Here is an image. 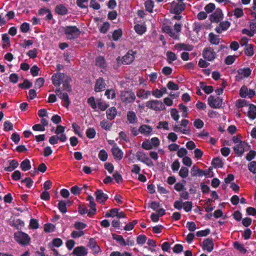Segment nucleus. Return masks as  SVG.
<instances>
[{
  "label": "nucleus",
  "instance_id": "f257e3e1",
  "mask_svg": "<svg viewBox=\"0 0 256 256\" xmlns=\"http://www.w3.org/2000/svg\"><path fill=\"white\" fill-rule=\"evenodd\" d=\"M14 238L22 246H28L30 241V238L28 234L20 231L14 234Z\"/></svg>",
  "mask_w": 256,
  "mask_h": 256
},
{
  "label": "nucleus",
  "instance_id": "f03ea898",
  "mask_svg": "<svg viewBox=\"0 0 256 256\" xmlns=\"http://www.w3.org/2000/svg\"><path fill=\"white\" fill-rule=\"evenodd\" d=\"M120 98L122 102L125 104L132 103L136 98L134 92L128 90L121 92Z\"/></svg>",
  "mask_w": 256,
  "mask_h": 256
},
{
  "label": "nucleus",
  "instance_id": "7ed1b4c3",
  "mask_svg": "<svg viewBox=\"0 0 256 256\" xmlns=\"http://www.w3.org/2000/svg\"><path fill=\"white\" fill-rule=\"evenodd\" d=\"M146 106L155 111H161L166 108L164 104L161 101L158 100L148 101L146 104Z\"/></svg>",
  "mask_w": 256,
  "mask_h": 256
},
{
  "label": "nucleus",
  "instance_id": "20e7f679",
  "mask_svg": "<svg viewBox=\"0 0 256 256\" xmlns=\"http://www.w3.org/2000/svg\"><path fill=\"white\" fill-rule=\"evenodd\" d=\"M64 33L69 40L77 38L80 34L79 29L76 26H68L64 28Z\"/></svg>",
  "mask_w": 256,
  "mask_h": 256
},
{
  "label": "nucleus",
  "instance_id": "39448f33",
  "mask_svg": "<svg viewBox=\"0 0 256 256\" xmlns=\"http://www.w3.org/2000/svg\"><path fill=\"white\" fill-rule=\"evenodd\" d=\"M136 156L138 160L144 162L147 166H154L153 162L144 152L138 151L136 153Z\"/></svg>",
  "mask_w": 256,
  "mask_h": 256
},
{
  "label": "nucleus",
  "instance_id": "423d86ee",
  "mask_svg": "<svg viewBox=\"0 0 256 256\" xmlns=\"http://www.w3.org/2000/svg\"><path fill=\"white\" fill-rule=\"evenodd\" d=\"M222 100L218 97L214 98V96H210L208 98V103L210 106L212 108H219L222 105Z\"/></svg>",
  "mask_w": 256,
  "mask_h": 256
},
{
  "label": "nucleus",
  "instance_id": "0eeeda50",
  "mask_svg": "<svg viewBox=\"0 0 256 256\" xmlns=\"http://www.w3.org/2000/svg\"><path fill=\"white\" fill-rule=\"evenodd\" d=\"M66 76L62 73H56L54 74L52 78V84L55 86H60Z\"/></svg>",
  "mask_w": 256,
  "mask_h": 256
},
{
  "label": "nucleus",
  "instance_id": "6e6552de",
  "mask_svg": "<svg viewBox=\"0 0 256 256\" xmlns=\"http://www.w3.org/2000/svg\"><path fill=\"white\" fill-rule=\"evenodd\" d=\"M204 58L209 61L214 60L216 58V53L211 48H205L202 53Z\"/></svg>",
  "mask_w": 256,
  "mask_h": 256
},
{
  "label": "nucleus",
  "instance_id": "1a4fd4ad",
  "mask_svg": "<svg viewBox=\"0 0 256 256\" xmlns=\"http://www.w3.org/2000/svg\"><path fill=\"white\" fill-rule=\"evenodd\" d=\"M112 152L114 159L120 160L122 159L124 155L122 151L117 146L116 143L114 144L112 148Z\"/></svg>",
  "mask_w": 256,
  "mask_h": 256
},
{
  "label": "nucleus",
  "instance_id": "9d476101",
  "mask_svg": "<svg viewBox=\"0 0 256 256\" xmlns=\"http://www.w3.org/2000/svg\"><path fill=\"white\" fill-rule=\"evenodd\" d=\"M240 94L242 98H246L247 96L252 98L255 94V92L252 90H248L246 86H242L240 90Z\"/></svg>",
  "mask_w": 256,
  "mask_h": 256
},
{
  "label": "nucleus",
  "instance_id": "9b49d317",
  "mask_svg": "<svg viewBox=\"0 0 256 256\" xmlns=\"http://www.w3.org/2000/svg\"><path fill=\"white\" fill-rule=\"evenodd\" d=\"M248 146L246 143L244 142H240V144H236L234 148V151L236 154L240 156H242L246 148Z\"/></svg>",
  "mask_w": 256,
  "mask_h": 256
},
{
  "label": "nucleus",
  "instance_id": "f8f14e48",
  "mask_svg": "<svg viewBox=\"0 0 256 256\" xmlns=\"http://www.w3.org/2000/svg\"><path fill=\"white\" fill-rule=\"evenodd\" d=\"M251 74V70L249 68H240L238 70L236 79L241 80L244 78L248 77Z\"/></svg>",
  "mask_w": 256,
  "mask_h": 256
},
{
  "label": "nucleus",
  "instance_id": "ddd939ff",
  "mask_svg": "<svg viewBox=\"0 0 256 256\" xmlns=\"http://www.w3.org/2000/svg\"><path fill=\"white\" fill-rule=\"evenodd\" d=\"M96 197V200L100 203L103 204L108 198L106 194L104 193L102 190H98L94 192Z\"/></svg>",
  "mask_w": 256,
  "mask_h": 256
},
{
  "label": "nucleus",
  "instance_id": "4468645a",
  "mask_svg": "<svg viewBox=\"0 0 256 256\" xmlns=\"http://www.w3.org/2000/svg\"><path fill=\"white\" fill-rule=\"evenodd\" d=\"M106 84L104 80L102 78H100L97 80L95 84L94 90L96 92L104 90L106 88Z\"/></svg>",
  "mask_w": 256,
  "mask_h": 256
},
{
  "label": "nucleus",
  "instance_id": "2eb2a0df",
  "mask_svg": "<svg viewBox=\"0 0 256 256\" xmlns=\"http://www.w3.org/2000/svg\"><path fill=\"white\" fill-rule=\"evenodd\" d=\"M134 52L132 50L128 52L122 57V63L124 64H128L133 62L134 58Z\"/></svg>",
  "mask_w": 256,
  "mask_h": 256
},
{
  "label": "nucleus",
  "instance_id": "dca6fc26",
  "mask_svg": "<svg viewBox=\"0 0 256 256\" xmlns=\"http://www.w3.org/2000/svg\"><path fill=\"white\" fill-rule=\"evenodd\" d=\"M222 14L221 10L218 8L214 13L212 14L210 19L212 22H218L222 19Z\"/></svg>",
  "mask_w": 256,
  "mask_h": 256
},
{
  "label": "nucleus",
  "instance_id": "f3484780",
  "mask_svg": "<svg viewBox=\"0 0 256 256\" xmlns=\"http://www.w3.org/2000/svg\"><path fill=\"white\" fill-rule=\"evenodd\" d=\"M163 31L168 34L169 36L172 38L174 39H178L179 35L176 33V32L172 29V28L169 26H164L162 27Z\"/></svg>",
  "mask_w": 256,
  "mask_h": 256
},
{
  "label": "nucleus",
  "instance_id": "a211bd4d",
  "mask_svg": "<svg viewBox=\"0 0 256 256\" xmlns=\"http://www.w3.org/2000/svg\"><path fill=\"white\" fill-rule=\"evenodd\" d=\"M86 200L89 202V206L91 208V211L88 212V215L91 216L94 214L96 212V204L94 202V198L91 196H88Z\"/></svg>",
  "mask_w": 256,
  "mask_h": 256
},
{
  "label": "nucleus",
  "instance_id": "6ab92c4d",
  "mask_svg": "<svg viewBox=\"0 0 256 256\" xmlns=\"http://www.w3.org/2000/svg\"><path fill=\"white\" fill-rule=\"evenodd\" d=\"M203 248L210 252L214 248V244L212 239L207 238L203 241Z\"/></svg>",
  "mask_w": 256,
  "mask_h": 256
},
{
  "label": "nucleus",
  "instance_id": "aec40b11",
  "mask_svg": "<svg viewBox=\"0 0 256 256\" xmlns=\"http://www.w3.org/2000/svg\"><path fill=\"white\" fill-rule=\"evenodd\" d=\"M176 49L178 50H188L191 51L193 50L194 46L192 45L187 44H177L174 46Z\"/></svg>",
  "mask_w": 256,
  "mask_h": 256
},
{
  "label": "nucleus",
  "instance_id": "412c9836",
  "mask_svg": "<svg viewBox=\"0 0 256 256\" xmlns=\"http://www.w3.org/2000/svg\"><path fill=\"white\" fill-rule=\"evenodd\" d=\"M72 253L76 256H85L87 254V250L84 246H78L74 248Z\"/></svg>",
  "mask_w": 256,
  "mask_h": 256
},
{
  "label": "nucleus",
  "instance_id": "4be33fe9",
  "mask_svg": "<svg viewBox=\"0 0 256 256\" xmlns=\"http://www.w3.org/2000/svg\"><path fill=\"white\" fill-rule=\"evenodd\" d=\"M88 246L94 253H98L101 251L100 246L96 244V242L93 238L90 240Z\"/></svg>",
  "mask_w": 256,
  "mask_h": 256
},
{
  "label": "nucleus",
  "instance_id": "5701e85b",
  "mask_svg": "<svg viewBox=\"0 0 256 256\" xmlns=\"http://www.w3.org/2000/svg\"><path fill=\"white\" fill-rule=\"evenodd\" d=\"M127 120L130 124H135L138 121L136 114L132 111H128L127 114Z\"/></svg>",
  "mask_w": 256,
  "mask_h": 256
},
{
  "label": "nucleus",
  "instance_id": "b1692460",
  "mask_svg": "<svg viewBox=\"0 0 256 256\" xmlns=\"http://www.w3.org/2000/svg\"><path fill=\"white\" fill-rule=\"evenodd\" d=\"M117 114L116 109L114 107L108 108L106 111V116L108 119L112 120L114 118Z\"/></svg>",
  "mask_w": 256,
  "mask_h": 256
},
{
  "label": "nucleus",
  "instance_id": "393cba45",
  "mask_svg": "<svg viewBox=\"0 0 256 256\" xmlns=\"http://www.w3.org/2000/svg\"><path fill=\"white\" fill-rule=\"evenodd\" d=\"M56 12L58 14L64 15L67 14L68 10L63 4L57 5L55 8Z\"/></svg>",
  "mask_w": 256,
  "mask_h": 256
},
{
  "label": "nucleus",
  "instance_id": "a878e982",
  "mask_svg": "<svg viewBox=\"0 0 256 256\" xmlns=\"http://www.w3.org/2000/svg\"><path fill=\"white\" fill-rule=\"evenodd\" d=\"M248 117L254 120L256 118V106L252 104H250L249 105V110L248 112Z\"/></svg>",
  "mask_w": 256,
  "mask_h": 256
},
{
  "label": "nucleus",
  "instance_id": "bb28decb",
  "mask_svg": "<svg viewBox=\"0 0 256 256\" xmlns=\"http://www.w3.org/2000/svg\"><path fill=\"white\" fill-rule=\"evenodd\" d=\"M138 131H139V132H140V133H142V134H144L145 135H148L152 132V128L149 126H148L146 124H144V125L141 126L140 127V128L138 129Z\"/></svg>",
  "mask_w": 256,
  "mask_h": 256
},
{
  "label": "nucleus",
  "instance_id": "cd10ccee",
  "mask_svg": "<svg viewBox=\"0 0 256 256\" xmlns=\"http://www.w3.org/2000/svg\"><path fill=\"white\" fill-rule=\"evenodd\" d=\"M151 92L149 90H145L143 89H140L137 92L136 95L140 98H148Z\"/></svg>",
  "mask_w": 256,
  "mask_h": 256
},
{
  "label": "nucleus",
  "instance_id": "c85d7f7f",
  "mask_svg": "<svg viewBox=\"0 0 256 256\" xmlns=\"http://www.w3.org/2000/svg\"><path fill=\"white\" fill-rule=\"evenodd\" d=\"M184 9V4L183 3H178L173 8L172 11L174 13L179 14Z\"/></svg>",
  "mask_w": 256,
  "mask_h": 256
},
{
  "label": "nucleus",
  "instance_id": "c756f323",
  "mask_svg": "<svg viewBox=\"0 0 256 256\" xmlns=\"http://www.w3.org/2000/svg\"><path fill=\"white\" fill-rule=\"evenodd\" d=\"M220 40L219 36L214 34L212 32L209 34V41L212 44H218L220 43Z\"/></svg>",
  "mask_w": 256,
  "mask_h": 256
},
{
  "label": "nucleus",
  "instance_id": "7c9ffc66",
  "mask_svg": "<svg viewBox=\"0 0 256 256\" xmlns=\"http://www.w3.org/2000/svg\"><path fill=\"white\" fill-rule=\"evenodd\" d=\"M71 78L69 76H66L65 77V78L64 79L62 82L64 90L68 92H70L72 90L71 87L69 84Z\"/></svg>",
  "mask_w": 256,
  "mask_h": 256
},
{
  "label": "nucleus",
  "instance_id": "2f4dec72",
  "mask_svg": "<svg viewBox=\"0 0 256 256\" xmlns=\"http://www.w3.org/2000/svg\"><path fill=\"white\" fill-rule=\"evenodd\" d=\"M96 64L102 68H104L106 66L105 60L103 56H100L96 60Z\"/></svg>",
  "mask_w": 256,
  "mask_h": 256
},
{
  "label": "nucleus",
  "instance_id": "473e14b6",
  "mask_svg": "<svg viewBox=\"0 0 256 256\" xmlns=\"http://www.w3.org/2000/svg\"><path fill=\"white\" fill-rule=\"evenodd\" d=\"M191 174L192 176L198 175L199 176H204L203 170H201L196 166H194L191 169Z\"/></svg>",
  "mask_w": 256,
  "mask_h": 256
},
{
  "label": "nucleus",
  "instance_id": "72a5a7b5",
  "mask_svg": "<svg viewBox=\"0 0 256 256\" xmlns=\"http://www.w3.org/2000/svg\"><path fill=\"white\" fill-rule=\"evenodd\" d=\"M20 168L24 171H26L30 169V162L28 159H25L20 164Z\"/></svg>",
  "mask_w": 256,
  "mask_h": 256
},
{
  "label": "nucleus",
  "instance_id": "f704fd0d",
  "mask_svg": "<svg viewBox=\"0 0 256 256\" xmlns=\"http://www.w3.org/2000/svg\"><path fill=\"white\" fill-rule=\"evenodd\" d=\"M166 56H167V61L169 64L172 63V62L177 59L176 54L172 52H167Z\"/></svg>",
  "mask_w": 256,
  "mask_h": 256
},
{
  "label": "nucleus",
  "instance_id": "c9c22d12",
  "mask_svg": "<svg viewBox=\"0 0 256 256\" xmlns=\"http://www.w3.org/2000/svg\"><path fill=\"white\" fill-rule=\"evenodd\" d=\"M58 97L60 99H62L64 100V102H65V104H64V106L68 108V105L70 103V101L69 100V98H68V94L66 92H64V93L62 92V93L58 94Z\"/></svg>",
  "mask_w": 256,
  "mask_h": 256
},
{
  "label": "nucleus",
  "instance_id": "e433bc0d",
  "mask_svg": "<svg viewBox=\"0 0 256 256\" xmlns=\"http://www.w3.org/2000/svg\"><path fill=\"white\" fill-rule=\"evenodd\" d=\"M18 166V163L16 160H12L10 163V166L5 168V170L8 172H12L17 168Z\"/></svg>",
  "mask_w": 256,
  "mask_h": 256
},
{
  "label": "nucleus",
  "instance_id": "4c0bfd02",
  "mask_svg": "<svg viewBox=\"0 0 256 256\" xmlns=\"http://www.w3.org/2000/svg\"><path fill=\"white\" fill-rule=\"evenodd\" d=\"M96 104L98 108L102 110H105L108 106V104L101 99L97 100Z\"/></svg>",
  "mask_w": 256,
  "mask_h": 256
},
{
  "label": "nucleus",
  "instance_id": "58836bf2",
  "mask_svg": "<svg viewBox=\"0 0 256 256\" xmlns=\"http://www.w3.org/2000/svg\"><path fill=\"white\" fill-rule=\"evenodd\" d=\"M100 125L102 128L106 130H110V128L112 126V124L110 122H108V120H104L100 122Z\"/></svg>",
  "mask_w": 256,
  "mask_h": 256
},
{
  "label": "nucleus",
  "instance_id": "ea45409f",
  "mask_svg": "<svg viewBox=\"0 0 256 256\" xmlns=\"http://www.w3.org/2000/svg\"><path fill=\"white\" fill-rule=\"evenodd\" d=\"M134 30L139 34H143L146 30V28L140 24H136L134 26Z\"/></svg>",
  "mask_w": 256,
  "mask_h": 256
},
{
  "label": "nucleus",
  "instance_id": "a19ab883",
  "mask_svg": "<svg viewBox=\"0 0 256 256\" xmlns=\"http://www.w3.org/2000/svg\"><path fill=\"white\" fill-rule=\"evenodd\" d=\"M212 164L214 168H222L223 166L221 160L218 158H214L212 160Z\"/></svg>",
  "mask_w": 256,
  "mask_h": 256
},
{
  "label": "nucleus",
  "instance_id": "79ce46f5",
  "mask_svg": "<svg viewBox=\"0 0 256 256\" xmlns=\"http://www.w3.org/2000/svg\"><path fill=\"white\" fill-rule=\"evenodd\" d=\"M188 170L184 166H182L180 170L179 175L182 178H186L188 176Z\"/></svg>",
  "mask_w": 256,
  "mask_h": 256
},
{
  "label": "nucleus",
  "instance_id": "37998d69",
  "mask_svg": "<svg viewBox=\"0 0 256 256\" xmlns=\"http://www.w3.org/2000/svg\"><path fill=\"white\" fill-rule=\"evenodd\" d=\"M58 208L64 214L66 213L67 211L66 203L63 200L59 202V203L58 204Z\"/></svg>",
  "mask_w": 256,
  "mask_h": 256
},
{
  "label": "nucleus",
  "instance_id": "c03bdc74",
  "mask_svg": "<svg viewBox=\"0 0 256 256\" xmlns=\"http://www.w3.org/2000/svg\"><path fill=\"white\" fill-rule=\"evenodd\" d=\"M244 52L246 55L252 56L254 54L252 45L251 44H247Z\"/></svg>",
  "mask_w": 256,
  "mask_h": 256
},
{
  "label": "nucleus",
  "instance_id": "a18cd8bd",
  "mask_svg": "<svg viewBox=\"0 0 256 256\" xmlns=\"http://www.w3.org/2000/svg\"><path fill=\"white\" fill-rule=\"evenodd\" d=\"M113 238L116 240L120 245L126 246V242L122 236L120 235H113Z\"/></svg>",
  "mask_w": 256,
  "mask_h": 256
},
{
  "label": "nucleus",
  "instance_id": "49530a36",
  "mask_svg": "<svg viewBox=\"0 0 256 256\" xmlns=\"http://www.w3.org/2000/svg\"><path fill=\"white\" fill-rule=\"evenodd\" d=\"M146 9L148 12H152L154 8V2L152 1L148 0L145 2Z\"/></svg>",
  "mask_w": 256,
  "mask_h": 256
},
{
  "label": "nucleus",
  "instance_id": "de8ad7c7",
  "mask_svg": "<svg viewBox=\"0 0 256 256\" xmlns=\"http://www.w3.org/2000/svg\"><path fill=\"white\" fill-rule=\"evenodd\" d=\"M96 130L94 128H89L86 132V136L89 138H93L96 136Z\"/></svg>",
  "mask_w": 256,
  "mask_h": 256
},
{
  "label": "nucleus",
  "instance_id": "09e8293b",
  "mask_svg": "<svg viewBox=\"0 0 256 256\" xmlns=\"http://www.w3.org/2000/svg\"><path fill=\"white\" fill-rule=\"evenodd\" d=\"M99 158L103 161H106L108 158V154L106 151L104 150H101L98 154Z\"/></svg>",
  "mask_w": 256,
  "mask_h": 256
},
{
  "label": "nucleus",
  "instance_id": "8fccbe9b",
  "mask_svg": "<svg viewBox=\"0 0 256 256\" xmlns=\"http://www.w3.org/2000/svg\"><path fill=\"white\" fill-rule=\"evenodd\" d=\"M105 95L107 96L108 98H114L116 96V93L113 89L107 90L105 92Z\"/></svg>",
  "mask_w": 256,
  "mask_h": 256
},
{
  "label": "nucleus",
  "instance_id": "3c124183",
  "mask_svg": "<svg viewBox=\"0 0 256 256\" xmlns=\"http://www.w3.org/2000/svg\"><path fill=\"white\" fill-rule=\"evenodd\" d=\"M122 35V31L120 30H115L112 34V39L115 41L118 40Z\"/></svg>",
  "mask_w": 256,
  "mask_h": 256
},
{
  "label": "nucleus",
  "instance_id": "603ef678",
  "mask_svg": "<svg viewBox=\"0 0 256 256\" xmlns=\"http://www.w3.org/2000/svg\"><path fill=\"white\" fill-rule=\"evenodd\" d=\"M2 40L4 42L3 48L9 46L10 44V41L9 38L7 34H4L2 36Z\"/></svg>",
  "mask_w": 256,
  "mask_h": 256
},
{
  "label": "nucleus",
  "instance_id": "864d4df0",
  "mask_svg": "<svg viewBox=\"0 0 256 256\" xmlns=\"http://www.w3.org/2000/svg\"><path fill=\"white\" fill-rule=\"evenodd\" d=\"M248 170L253 174L256 173V162L252 161L248 164Z\"/></svg>",
  "mask_w": 256,
  "mask_h": 256
},
{
  "label": "nucleus",
  "instance_id": "5fc2aeb1",
  "mask_svg": "<svg viewBox=\"0 0 256 256\" xmlns=\"http://www.w3.org/2000/svg\"><path fill=\"white\" fill-rule=\"evenodd\" d=\"M183 206L184 210L186 212H188L192 210V204L191 202L188 201L184 202Z\"/></svg>",
  "mask_w": 256,
  "mask_h": 256
},
{
  "label": "nucleus",
  "instance_id": "6e6d98bb",
  "mask_svg": "<svg viewBox=\"0 0 256 256\" xmlns=\"http://www.w3.org/2000/svg\"><path fill=\"white\" fill-rule=\"evenodd\" d=\"M234 247L242 252V253H245L246 252V250L244 247L243 245L240 244L238 242H236L234 244Z\"/></svg>",
  "mask_w": 256,
  "mask_h": 256
},
{
  "label": "nucleus",
  "instance_id": "4d7b16f0",
  "mask_svg": "<svg viewBox=\"0 0 256 256\" xmlns=\"http://www.w3.org/2000/svg\"><path fill=\"white\" fill-rule=\"evenodd\" d=\"M32 86V84L27 80H25L23 83L18 84V86L23 88H28L31 87Z\"/></svg>",
  "mask_w": 256,
  "mask_h": 256
},
{
  "label": "nucleus",
  "instance_id": "13d9d810",
  "mask_svg": "<svg viewBox=\"0 0 256 256\" xmlns=\"http://www.w3.org/2000/svg\"><path fill=\"white\" fill-rule=\"evenodd\" d=\"M76 4L78 6L82 8H86L88 6V0H77Z\"/></svg>",
  "mask_w": 256,
  "mask_h": 256
},
{
  "label": "nucleus",
  "instance_id": "bf43d9fd",
  "mask_svg": "<svg viewBox=\"0 0 256 256\" xmlns=\"http://www.w3.org/2000/svg\"><path fill=\"white\" fill-rule=\"evenodd\" d=\"M90 6L96 10H98L100 8V6L96 2V0H90Z\"/></svg>",
  "mask_w": 256,
  "mask_h": 256
},
{
  "label": "nucleus",
  "instance_id": "052dcab7",
  "mask_svg": "<svg viewBox=\"0 0 256 256\" xmlns=\"http://www.w3.org/2000/svg\"><path fill=\"white\" fill-rule=\"evenodd\" d=\"M234 14L237 18H240L244 15L243 10L242 8H236L234 11Z\"/></svg>",
  "mask_w": 256,
  "mask_h": 256
},
{
  "label": "nucleus",
  "instance_id": "680f3d73",
  "mask_svg": "<svg viewBox=\"0 0 256 256\" xmlns=\"http://www.w3.org/2000/svg\"><path fill=\"white\" fill-rule=\"evenodd\" d=\"M183 203L182 200H176L174 202V208L177 210H180L182 208L183 206Z\"/></svg>",
  "mask_w": 256,
  "mask_h": 256
},
{
  "label": "nucleus",
  "instance_id": "e2e57ef3",
  "mask_svg": "<svg viewBox=\"0 0 256 256\" xmlns=\"http://www.w3.org/2000/svg\"><path fill=\"white\" fill-rule=\"evenodd\" d=\"M167 87L171 90H178L179 88L178 86L176 84L171 81L168 83Z\"/></svg>",
  "mask_w": 256,
  "mask_h": 256
},
{
  "label": "nucleus",
  "instance_id": "0e129e2a",
  "mask_svg": "<svg viewBox=\"0 0 256 256\" xmlns=\"http://www.w3.org/2000/svg\"><path fill=\"white\" fill-rule=\"evenodd\" d=\"M170 114L172 117L175 120H178L179 118V115L178 110L175 108H172L170 111Z\"/></svg>",
  "mask_w": 256,
  "mask_h": 256
},
{
  "label": "nucleus",
  "instance_id": "69168bd1",
  "mask_svg": "<svg viewBox=\"0 0 256 256\" xmlns=\"http://www.w3.org/2000/svg\"><path fill=\"white\" fill-rule=\"evenodd\" d=\"M86 225L84 223L82 222H76L74 224V228L78 230H82L84 228L86 227Z\"/></svg>",
  "mask_w": 256,
  "mask_h": 256
},
{
  "label": "nucleus",
  "instance_id": "338daca9",
  "mask_svg": "<svg viewBox=\"0 0 256 256\" xmlns=\"http://www.w3.org/2000/svg\"><path fill=\"white\" fill-rule=\"evenodd\" d=\"M194 126L197 128H200L204 126V122L200 119H196L194 122Z\"/></svg>",
  "mask_w": 256,
  "mask_h": 256
},
{
  "label": "nucleus",
  "instance_id": "774afa93",
  "mask_svg": "<svg viewBox=\"0 0 256 256\" xmlns=\"http://www.w3.org/2000/svg\"><path fill=\"white\" fill-rule=\"evenodd\" d=\"M214 4L212 3H210L205 6L204 10L206 12L210 13L211 12L214 10Z\"/></svg>",
  "mask_w": 256,
  "mask_h": 256
}]
</instances>
